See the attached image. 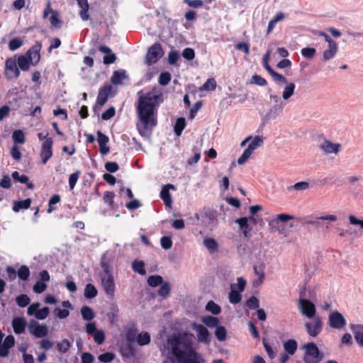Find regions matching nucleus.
I'll use <instances>...</instances> for the list:
<instances>
[{
  "label": "nucleus",
  "mask_w": 363,
  "mask_h": 363,
  "mask_svg": "<svg viewBox=\"0 0 363 363\" xmlns=\"http://www.w3.org/2000/svg\"><path fill=\"white\" fill-rule=\"evenodd\" d=\"M140 93L138 92L135 106L139 121L137 128L140 135L145 136L157 125V108L164 102V94L158 86H154L147 93Z\"/></svg>",
  "instance_id": "f257e3e1"
},
{
  "label": "nucleus",
  "mask_w": 363,
  "mask_h": 363,
  "mask_svg": "<svg viewBox=\"0 0 363 363\" xmlns=\"http://www.w3.org/2000/svg\"><path fill=\"white\" fill-rule=\"evenodd\" d=\"M172 354L179 363H204L203 359L193 348L192 341L186 333L174 335L168 340Z\"/></svg>",
  "instance_id": "f03ea898"
},
{
  "label": "nucleus",
  "mask_w": 363,
  "mask_h": 363,
  "mask_svg": "<svg viewBox=\"0 0 363 363\" xmlns=\"http://www.w3.org/2000/svg\"><path fill=\"white\" fill-rule=\"evenodd\" d=\"M101 267L103 269V272L100 274L103 289L107 296L113 298L116 290L114 278L111 274L110 265L105 262V256L101 259Z\"/></svg>",
  "instance_id": "7ed1b4c3"
},
{
  "label": "nucleus",
  "mask_w": 363,
  "mask_h": 363,
  "mask_svg": "<svg viewBox=\"0 0 363 363\" xmlns=\"http://www.w3.org/2000/svg\"><path fill=\"white\" fill-rule=\"evenodd\" d=\"M306 350L303 356L304 363H319L322 359L321 354L318 347L314 342H308L304 345Z\"/></svg>",
  "instance_id": "20e7f679"
},
{
  "label": "nucleus",
  "mask_w": 363,
  "mask_h": 363,
  "mask_svg": "<svg viewBox=\"0 0 363 363\" xmlns=\"http://www.w3.org/2000/svg\"><path fill=\"white\" fill-rule=\"evenodd\" d=\"M164 51L161 44L156 43L150 46L145 57V62L147 65L156 63L163 55Z\"/></svg>",
  "instance_id": "39448f33"
},
{
  "label": "nucleus",
  "mask_w": 363,
  "mask_h": 363,
  "mask_svg": "<svg viewBox=\"0 0 363 363\" xmlns=\"http://www.w3.org/2000/svg\"><path fill=\"white\" fill-rule=\"evenodd\" d=\"M20 71L17 66L15 57H9L5 62L4 74L7 79H17L20 76Z\"/></svg>",
  "instance_id": "423d86ee"
},
{
  "label": "nucleus",
  "mask_w": 363,
  "mask_h": 363,
  "mask_svg": "<svg viewBox=\"0 0 363 363\" xmlns=\"http://www.w3.org/2000/svg\"><path fill=\"white\" fill-rule=\"evenodd\" d=\"M305 327L308 334L313 337H317L323 329V321L320 316H315L311 322L305 323Z\"/></svg>",
  "instance_id": "0eeeda50"
},
{
  "label": "nucleus",
  "mask_w": 363,
  "mask_h": 363,
  "mask_svg": "<svg viewBox=\"0 0 363 363\" xmlns=\"http://www.w3.org/2000/svg\"><path fill=\"white\" fill-rule=\"evenodd\" d=\"M41 42L36 41L26 52L25 55L30 60L33 66H35L40 60Z\"/></svg>",
  "instance_id": "6e6552de"
},
{
  "label": "nucleus",
  "mask_w": 363,
  "mask_h": 363,
  "mask_svg": "<svg viewBox=\"0 0 363 363\" xmlns=\"http://www.w3.org/2000/svg\"><path fill=\"white\" fill-rule=\"evenodd\" d=\"M192 328L196 332L198 341L205 344L211 342V335L208 329L203 325L196 323H192Z\"/></svg>",
  "instance_id": "1a4fd4ad"
},
{
  "label": "nucleus",
  "mask_w": 363,
  "mask_h": 363,
  "mask_svg": "<svg viewBox=\"0 0 363 363\" xmlns=\"http://www.w3.org/2000/svg\"><path fill=\"white\" fill-rule=\"evenodd\" d=\"M299 308L301 313L303 314V315L308 318H315L316 312L315 306V304L312 303L311 301L304 298L300 299Z\"/></svg>",
  "instance_id": "9d476101"
},
{
  "label": "nucleus",
  "mask_w": 363,
  "mask_h": 363,
  "mask_svg": "<svg viewBox=\"0 0 363 363\" xmlns=\"http://www.w3.org/2000/svg\"><path fill=\"white\" fill-rule=\"evenodd\" d=\"M52 138L46 139V140H45L42 144L40 155L41 162L43 164H45L52 156Z\"/></svg>",
  "instance_id": "9b49d317"
},
{
  "label": "nucleus",
  "mask_w": 363,
  "mask_h": 363,
  "mask_svg": "<svg viewBox=\"0 0 363 363\" xmlns=\"http://www.w3.org/2000/svg\"><path fill=\"white\" fill-rule=\"evenodd\" d=\"M328 323L332 328L341 329L346 325V320L340 312L335 311L329 315Z\"/></svg>",
  "instance_id": "f8f14e48"
},
{
  "label": "nucleus",
  "mask_w": 363,
  "mask_h": 363,
  "mask_svg": "<svg viewBox=\"0 0 363 363\" xmlns=\"http://www.w3.org/2000/svg\"><path fill=\"white\" fill-rule=\"evenodd\" d=\"M50 1L48 0L47 6L43 12V18H46L50 13H52V16L50 18L51 25L56 28H60L62 27V22L59 18V13L57 11H53L50 9Z\"/></svg>",
  "instance_id": "ddd939ff"
},
{
  "label": "nucleus",
  "mask_w": 363,
  "mask_h": 363,
  "mask_svg": "<svg viewBox=\"0 0 363 363\" xmlns=\"http://www.w3.org/2000/svg\"><path fill=\"white\" fill-rule=\"evenodd\" d=\"M112 89V86L110 84H105L99 89L96 99L97 104L102 106L106 103L111 96Z\"/></svg>",
  "instance_id": "4468645a"
},
{
  "label": "nucleus",
  "mask_w": 363,
  "mask_h": 363,
  "mask_svg": "<svg viewBox=\"0 0 363 363\" xmlns=\"http://www.w3.org/2000/svg\"><path fill=\"white\" fill-rule=\"evenodd\" d=\"M97 141L99 146V152L102 155H107L110 151L109 146L107 143L109 141V138L107 135L104 134L101 130L97 131Z\"/></svg>",
  "instance_id": "2eb2a0df"
},
{
  "label": "nucleus",
  "mask_w": 363,
  "mask_h": 363,
  "mask_svg": "<svg viewBox=\"0 0 363 363\" xmlns=\"http://www.w3.org/2000/svg\"><path fill=\"white\" fill-rule=\"evenodd\" d=\"M169 189L175 190V186L172 184L164 185L160 191V198L167 206L170 207L172 203V199Z\"/></svg>",
  "instance_id": "dca6fc26"
},
{
  "label": "nucleus",
  "mask_w": 363,
  "mask_h": 363,
  "mask_svg": "<svg viewBox=\"0 0 363 363\" xmlns=\"http://www.w3.org/2000/svg\"><path fill=\"white\" fill-rule=\"evenodd\" d=\"M12 327L13 332L20 335L25 332L27 322L23 317H16L12 320Z\"/></svg>",
  "instance_id": "f3484780"
},
{
  "label": "nucleus",
  "mask_w": 363,
  "mask_h": 363,
  "mask_svg": "<svg viewBox=\"0 0 363 363\" xmlns=\"http://www.w3.org/2000/svg\"><path fill=\"white\" fill-rule=\"evenodd\" d=\"M340 143H333L329 140H324L320 148L325 153L337 154L340 151Z\"/></svg>",
  "instance_id": "a211bd4d"
},
{
  "label": "nucleus",
  "mask_w": 363,
  "mask_h": 363,
  "mask_svg": "<svg viewBox=\"0 0 363 363\" xmlns=\"http://www.w3.org/2000/svg\"><path fill=\"white\" fill-rule=\"evenodd\" d=\"M99 50L102 53L107 54V55H105L103 59L105 65H111L116 62V56L115 54L112 53L110 48L106 45H100Z\"/></svg>",
  "instance_id": "6ab92c4d"
},
{
  "label": "nucleus",
  "mask_w": 363,
  "mask_h": 363,
  "mask_svg": "<svg viewBox=\"0 0 363 363\" xmlns=\"http://www.w3.org/2000/svg\"><path fill=\"white\" fill-rule=\"evenodd\" d=\"M201 216L205 219V221L208 223H212L216 220L218 216L217 211L209 207H204L201 211Z\"/></svg>",
  "instance_id": "aec40b11"
},
{
  "label": "nucleus",
  "mask_w": 363,
  "mask_h": 363,
  "mask_svg": "<svg viewBox=\"0 0 363 363\" xmlns=\"http://www.w3.org/2000/svg\"><path fill=\"white\" fill-rule=\"evenodd\" d=\"M79 6L80 7V11L79 12V15L80 18L83 21H87L89 18V4L87 0H77Z\"/></svg>",
  "instance_id": "412c9836"
},
{
  "label": "nucleus",
  "mask_w": 363,
  "mask_h": 363,
  "mask_svg": "<svg viewBox=\"0 0 363 363\" xmlns=\"http://www.w3.org/2000/svg\"><path fill=\"white\" fill-rule=\"evenodd\" d=\"M235 223L239 225L240 229L245 237H248L252 231V228L248 223V218L247 217H242L236 219Z\"/></svg>",
  "instance_id": "4be33fe9"
},
{
  "label": "nucleus",
  "mask_w": 363,
  "mask_h": 363,
  "mask_svg": "<svg viewBox=\"0 0 363 363\" xmlns=\"http://www.w3.org/2000/svg\"><path fill=\"white\" fill-rule=\"evenodd\" d=\"M13 179L16 182H18L21 184H26L27 185L28 189H33L35 185L32 182H29V177L25 174L20 175L18 172L15 171L11 174Z\"/></svg>",
  "instance_id": "5701e85b"
},
{
  "label": "nucleus",
  "mask_w": 363,
  "mask_h": 363,
  "mask_svg": "<svg viewBox=\"0 0 363 363\" xmlns=\"http://www.w3.org/2000/svg\"><path fill=\"white\" fill-rule=\"evenodd\" d=\"M16 62L18 64V69L23 72L28 71L30 65H32V62L25 55H19L16 60Z\"/></svg>",
  "instance_id": "b1692460"
},
{
  "label": "nucleus",
  "mask_w": 363,
  "mask_h": 363,
  "mask_svg": "<svg viewBox=\"0 0 363 363\" xmlns=\"http://www.w3.org/2000/svg\"><path fill=\"white\" fill-rule=\"evenodd\" d=\"M352 330L354 333V339L357 343L360 346H363V325H353L352 327Z\"/></svg>",
  "instance_id": "393cba45"
},
{
  "label": "nucleus",
  "mask_w": 363,
  "mask_h": 363,
  "mask_svg": "<svg viewBox=\"0 0 363 363\" xmlns=\"http://www.w3.org/2000/svg\"><path fill=\"white\" fill-rule=\"evenodd\" d=\"M31 204V199H26L21 201H14L13 205V211L15 212H18L22 209H28Z\"/></svg>",
  "instance_id": "a878e982"
},
{
  "label": "nucleus",
  "mask_w": 363,
  "mask_h": 363,
  "mask_svg": "<svg viewBox=\"0 0 363 363\" xmlns=\"http://www.w3.org/2000/svg\"><path fill=\"white\" fill-rule=\"evenodd\" d=\"M254 272L257 277V279L254 281L253 284L254 286H259L260 285L264 279V267L263 265H258V266H254L253 267Z\"/></svg>",
  "instance_id": "bb28decb"
},
{
  "label": "nucleus",
  "mask_w": 363,
  "mask_h": 363,
  "mask_svg": "<svg viewBox=\"0 0 363 363\" xmlns=\"http://www.w3.org/2000/svg\"><path fill=\"white\" fill-rule=\"evenodd\" d=\"M298 344L297 342L294 339H290L284 343V349L286 352L290 355L295 354L297 350Z\"/></svg>",
  "instance_id": "cd10ccee"
},
{
  "label": "nucleus",
  "mask_w": 363,
  "mask_h": 363,
  "mask_svg": "<svg viewBox=\"0 0 363 363\" xmlns=\"http://www.w3.org/2000/svg\"><path fill=\"white\" fill-rule=\"evenodd\" d=\"M203 245L211 253H214L218 250V245L216 240L211 238H206L203 240Z\"/></svg>",
  "instance_id": "c85d7f7f"
},
{
  "label": "nucleus",
  "mask_w": 363,
  "mask_h": 363,
  "mask_svg": "<svg viewBox=\"0 0 363 363\" xmlns=\"http://www.w3.org/2000/svg\"><path fill=\"white\" fill-rule=\"evenodd\" d=\"M329 48L325 50L323 54V58L325 61L332 59L337 52V44L332 43V45H328Z\"/></svg>",
  "instance_id": "c756f323"
},
{
  "label": "nucleus",
  "mask_w": 363,
  "mask_h": 363,
  "mask_svg": "<svg viewBox=\"0 0 363 363\" xmlns=\"http://www.w3.org/2000/svg\"><path fill=\"white\" fill-rule=\"evenodd\" d=\"M318 220L335 221L337 220V216L335 215H327L318 218L317 220H307L306 223L317 228L320 227L322 224Z\"/></svg>",
  "instance_id": "7c9ffc66"
},
{
  "label": "nucleus",
  "mask_w": 363,
  "mask_h": 363,
  "mask_svg": "<svg viewBox=\"0 0 363 363\" xmlns=\"http://www.w3.org/2000/svg\"><path fill=\"white\" fill-rule=\"evenodd\" d=\"M201 322L209 328H217L219 324V320L217 317L206 315L201 318Z\"/></svg>",
  "instance_id": "2f4dec72"
},
{
  "label": "nucleus",
  "mask_w": 363,
  "mask_h": 363,
  "mask_svg": "<svg viewBox=\"0 0 363 363\" xmlns=\"http://www.w3.org/2000/svg\"><path fill=\"white\" fill-rule=\"evenodd\" d=\"M230 288L231 291L228 296L229 301L233 304H237L240 302L242 296L240 291L234 290V284H231Z\"/></svg>",
  "instance_id": "473e14b6"
},
{
  "label": "nucleus",
  "mask_w": 363,
  "mask_h": 363,
  "mask_svg": "<svg viewBox=\"0 0 363 363\" xmlns=\"http://www.w3.org/2000/svg\"><path fill=\"white\" fill-rule=\"evenodd\" d=\"M186 127V121L185 118L183 117L178 118L176 121L174 127V131L176 135L180 136L183 130Z\"/></svg>",
  "instance_id": "72a5a7b5"
},
{
  "label": "nucleus",
  "mask_w": 363,
  "mask_h": 363,
  "mask_svg": "<svg viewBox=\"0 0 363 363\" xmlns=\"http://www.w3.org/2000/svg\"><path fill=\"white\" fill-rule=\"evenodd\" d=\"M48 334V328L46 325H39L35 328L33 331V335L38 338H42L47 336Z\"/></svg>",
  "instance_id": "f704fd0d"
},
{
  "label": "nucleus",
  "mask_w": 363,
  "mask_h": 363,
  "mask_svg": "<svg viewBox=\"0 0 363 363\" xmlns=\"http://www.w3.org/2000/svg\"><path fill=\"white\" fill-rule=\"evenodd\" d=\"M71 342L67 339H63L57 343V350L61 354L67 352L71 347Z\"/></svg>",
  "instance_id": "c9c22d12"
},
{
  "label": "nucleus",
  "mask_w": 363,
  "mask_h": 363,
  "mask_svg": "<svg viewBox=\"0 0 363 363\" xmlns=\"http://www.w3.org/2000/svg\"><path fill=\"white\" fill-rule=\"evenodd\" d=\"M150 335L147 332H142L138 335L136 342L140 346L148 345L150 342Z\"/></svg>",
  "instance_id": "e433bc0d"
},
{
  "label": "nucleus",
  "mask_w": 363,
  "mask_h": 363,
  "mask_svg": "<svg viewBox=\"0 0 363 363\" xmlns=\"http://www.w3.org/2000/svg\"><path fill=\"white\" fill-rule=\"evenodd\" d=\"M98 291L91 284H87L84 289V296L86 298H93L97 296Z\"/></svg>",
  "instance_id": "4c0bfd02"
},
{
  "label": "nucleus",
  "mask_w": 363,
  "mask_h": 363,
  "mask_svg": "<svg viewBox=\"0 0 363 363\" xmlns=\"http://www.w3.org/2000/svg\"><path fill=\"white\" fill-rule=\"evenodd\" d=\"M81 313L84 320L90 321L94 318V311L87 306H84L81 308Z\"/></svg>",
  "instance_id": "58836bf2"
},
{
  "label": "nucleus",
  "mask_w": 363,
  "mask_h": 363,
  "mask_svg": "<svg viewBox=\"0 0 363 363\" xmlns=\"http://www.w3.org/2000/svg\"><path fill=\"white\" fill-rule=\"evenodd\" d=\"M216 82L214 78H209L207 81L199 88L200 91H214L216 88Z\"/></svg>",
  "instance_id": "ea45409f"
},
{
  "label": "nucleus",
  "mask_w": 363,
  "mask_h": 363,
  "mask_svg": "<svg viewBox=\"0 0 363 363\" xmlns=\"http://www.w3.org/2000/svg\"><path fill=\"white\" fill-rule=\"evenodd\" d=\"M254 150L251 147L247 146V147L243 151L241 156L238 160V163L240 165L245 164L247 160L251 157Z\"/></svg>",
  "instance_id": "a19ab883"
},
{
  "label": "nucleus",
  "mask_w": 363,
  "mask_h": 363,
  "mask_svg": "<svg viewBox=\"0 0 363 363\" xmlns=\"http://www.w3.org/2000/svg\"><path fill=\"white\" fill-rule=\"evenodd\" d=\"M114 192L108 191L104 192L103 197L104 202L108 204L109 208L111 209L114 208Z\"/></svg>",
  "instance_id": "79ce46f5"
},
{
  "label": "nucleus",
  "mask_w": 363,
  "mask_h": 363,
  "mask_svg": "<svg viewBox=\"0 0 363 363\" xmlns=\"http://www.w3.org/2000/svg\"><path fill=\"white\" fill-rule=\"evenodd\" d=\"M163 282V278L160 275H151L147 278V284L152 287L160 286Z\"/></svg>",
  "instance_id": "37998d69"
},
{
  "label": "nucleus",
  "mask_w": 363,
  "mask_h": 363,
  "mask_svg": "<svg viewBox=\"0 0 363 363\" xmlns=\"http://www.w3.org/2000/svg\"><path fill=\"white\" fill-rule=\"evenodd\" d=\"M133 270L141 275H145L146 271L145 269V263L143 261L134 260L132 263Z\"/></svg>",
  "instance_id": "c03bdc74"
},
{
  "label": "nucleus",
  "mask_w": 363,
  "mask_h": 363,
  "mask_svg": "<svg viewBox=\"0 0 363 363\" xmlns=\"http://www.w3.org/2000/svg\"><path fill=\"white\" fill-rule=\"evenodd\" d=\"M17 274L20 279L27 281L30 274V269L27 266L22 265L17 271Z\"/></svg>",
  "instance_id": "a18cd8bd"
},
{
  "label": "nucleus",
  "mask_w": 363,
  "mask_h": 363,
  "mask_svg": "<svg viewBox=\"0 0 363 363\" xmlns=\"http://www.w3.org/2000/svg\"><path fill=\"white\" fill-rule=\"evenodd\" d=\"M295 86V84L292 82L286 84L282 94V98L284 100L289 99L294 94Z\"/></svg>",
  "instance_id": "49530a36"
},
{
  "label": "nucleus",
  "mask_w": 363,
  "mask_h": 363,
  "mask_svg": "<svg viewBox=\"0 0 363 363\" xmlns=\"http://www.w3.org/2000/svg\"><path fill=\"white\" fill-rule=\"evenodd\" d=\"M206 310L211 312L213 315H218L221 311L220 306L216 303L213 301H209L207 303L206 306Z\"/></svg>",
  "instance_id": "de8ad7c7"
},
{
  "label": "nucleus",
  "mask_w": 363,
  "mask_h": 363,
  "mask_svg": "<svg viewBox=\"0 0 363 363\" xmlns=\"http://www.w3.org/2000/svg\"><path fill=\"white\" fill-rule=\"evenodd\" d=\"M16 302L19 307L24 308L30 303V299L28 295L21 294L16 297Z\"/></svg>",
  "instance_id": "09e8293b"
},
{
  "label": "nucleus",
  "mask_w": 363,
  "mask_h": 363,
  "mask_svg": "<svg viewBox=\"0 0 363 363\" xmlns=\"http://www.w3.org/2000/svg\"><path fill=\"white\" fill-rule=\"evenodd\" d=\"M12 138L15 143L23 144L26 141L25 134L21 130H14L12 134Z\"/></svg>",
  "instance_id": "8fccbe9b"
},
{
  "label": "nucleus",
  "mask_w": 363,
  "mask_h": 363,
  "mask_svg": "<svg viewBox=\"0 0 363 363\" xmlns=\"http://www.w3.org/2000/svg\"><path fill=\"white\" fill-rule=\"evenodd\" d=\"M138 335L137 328L135 327H130L126 331L125 337L128 342H133L136 341Z\"/></svg>",
  "instance_id": "3c124183"
},
{
  "label": "nucleus",
  "mask_w": 363,
  "mask_h": 363,
  "mask_svg": "<svg viewBox=\"0 0 363 363\" xmlns=\"http://www.w3.org/2000/svg\"><path fill=\"white\" fill-rule=\"evenodd\" d=\"M215 335L219 341H225L227 337V330L224 326L218 325L215 331Z\"/></svg>",
  "instance_id": "603ef678"
},
{
  "label": "nucleus",
  "mask_w": 363,
  "mask_h": 363,
  "mask_svg": "<svg viewBox=\"0 0 363 363\" xmlns=\"http://www.w3.org/2000/svg\"><path fill=\"white\" fill-rule=\"evenodd\" d=\"M269 69V74L276 82L287 84V79L284 75L275 72L272 68Z\"/></svg>",
  "instance_id": "864d4df0"
},
{
  "label": "nucleus",
  "mask_w": 363,
  "mask_h": 363,
  "mask_svg": "<svg viewBox=\"0 0 363 363\" xmlns=\"http://www.w3.org/2000/svg\"><path fill=\"white\" fill-rule=\"evenodd\" d=\"M170 286L168 282L165 281L163 282L161 285L160 289H158L157 294L159 296L167 298L170 293Z\"/></svg>",
  "instance_id": "5fc2aeb1"
},
{
  "label": "nucleus",
  "mask_w": 363,
  "mask_h": 363,
  "mask_svg": "<svg viewBox=\"0 0 363 363\" xmlns=\"http://www.w3.org/2000/svg\"><path fill=\"white\" fill-rule=\"evenodd\" d=\"M125 74L124 71H115L111 77V82L113 84H118L125 79Z\"/></svg>",
  "instance_id": "6e6d98bb"
},
{
  "label": "nucleus",
  "mask_w": 363,
  "mask_h": 363,
  "mask_svg": "<svg viewBox=\"0 0 363 363\" xmlns=\"http://www.w3.org/2000/svg\"><path fill=\"white\" fill-rule=\"evenodd\" d=\"M172 79L171 74L169 72H163L160 74L158 82L162 86L167 85Z\"/></svg>",
  "instance_id": "4d7b16f0"
},
{
  "label": "nucleus",
  "mask_w": 363,
  "mask_h": 363,
  "mask_svg": "<svg viewBox=\"0 0 363 363\" xmlns=\"http://www.w3.org/2000/svg\"><path fill=\"white\" fill-rule=\"evenodd\" d=\"M23 44V42L19 38H15L11 39L9 43V48L11 51H14L21 48Z\"/></svg>",
  "instance_id": "13d9d810"
},
{
  "label": "nucleus",
  "mask_w": 363,
  "mask_h": 363,
  "mask_svg": "<svg viewBox=\"0 0 363 363\" xmlns=\"http://www.w3.org/2000/svg\"><path fill=\"white\" fill-rule=\"evenodd\" d=\"M264 142V138L260 135H256L251 143L248 145L255 151L257 147L262 145Z\"/></svg>",
  "instance_id": "bf43d9fd"
},
{
  "label": "nucleus",
  "mask_w": 363,
  "mask_h": 363,
  "mask_svg": "<svg viewBox=\"0 0 363 363\" xmlns=\"http://www.w3.org/2000/svg\"><path fill=\"white\" fill-rule=\"evenodd\" d=\"M79 175H80V171H79V170L76 171L75 172H74L69 175V189L71 190H72L74 188V186L77 184V182L79 177Z\"/></svg>",
  "instance_id": "052dcab7"
},
{
  "label": "nucleus",
  "mask_w": 363,
  "mask_h": 363,
  "mask_svg": "<svg viewBox=\"0 0 363 363\" xmlns=\"http://www.w3.org/2000/svg\"><path fill=\"white\" fill-rule=\"evenodd\" d=\"M310 184L307 182H297L293 186L289 187V189H294L296 191H304L309 188Z\"/></svg>",
  "instance_id": "680f3d73"
},
{
  "label": "nucleus",
  "mask_w": 363,
  "mask_h": 363,
  "mask_svg": "<svg viewBox=\"0 0 363 363\" xmlns=\"http://www.w3.org/2000/svg\"><path fill=\"white\" fill-rule=\"evenodd\" d=\"M315 52L316 50L313 48H304L301 50V53L304 57L311 59L314 57Z\"/></svg>",
  "instance_id": "e2e57ef3"
},
{
  "label": "nucleus",
  "mask_w": 363,
  "mask_h": 363,
  "mask_svg": "<svg viewBox=\"0 0 363 363\" xmlns=\"http://www.w3.org/2000/svg\"><path fill=\"white\" fill-rule=\"evenodd\" d=\"M160 244L163 249L169 250L172 247V240L169 236H163L160 239Z\"/></svg>",
  "instance_id": "0e129e2a"
},
{
  "label": "nucleus",
  "mask_w": 363,
  "mask_h": 363,
  "mask_svg": "<svg viewBox=\"0 0 363 363\" xmlns=\"http://www.w3.org/2000/svg\"><path fill=\"white\" fill-rule=\"evenodd\" d=\"M115 357V354L112 352H105L100 354L98 357L101 362L108 363L111 362Z\"/></svg>",
  "instance_id": "69168bd1"
},
{
  "label": "nucleus",
  "mask_w": 363,
  "mask_h": 363,
  "mask_svg": "<svg viewBox=\"0 0 363 363\" xmlns=\"http://www.w3.org/2000/svg\"><path fill=\"white\" fill-rule=\"evenodd\" d=\"M50 313V309L48 307H43L41 309H38V312L35 314V318L38 320H44L45 319Z\"/></svg>",
  "instance_id": "338daca9"
},
{
  "label": "nucleus",
  "mask_w": 363,
  "mask_h": 363,
  "mask_svg": "<svg viewBox=\"0 0 363 363\" xmlns=\"http://www.w3.org/2000/svg\"><path fill=\"white\" fill-rule=\"evenodd\" d=\"M104 167L110 173H114L119 169V166L116 162H107L105 163Z\"/></svg>",
  "instance_id": "774afa93"
}]
</instances>
